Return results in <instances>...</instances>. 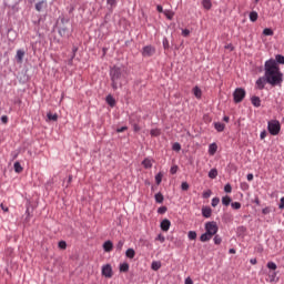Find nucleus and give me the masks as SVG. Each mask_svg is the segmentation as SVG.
<instances>
[{
  "label": "nucleus",
  "mask_w": 284,
  "mask_h": 284,
  "mask_svg": "<svg viewBox=\"0 0 284 284\" xmlns=\"http://www.w3.org/2000/svg\"><path fill=\"white\" fill-rule=\"evenodd\" d=\"M264 77L268 85L273 88L276 85H281L283 83V73L281 72V68L276 60L270 59L264 64Z\"/></svg>",
  "instance_id": "f257e3e1"
},
{
  "label": "nucleus",
  "mask_w": 284,
  "mask_h": 284,
  "mask_svg": "<svg viewBox=\"0 0 284 284\" xmlns=\"http://www.w3.org/2000/svg\"><path fill=\"white\" fill-rule=\"evenodd\" d=\"M111 77V88L113 90H119V88H123V81H125V68L123 67H112L110 70Z\"/></svg>",
  "instance_id": "f03ea898"
},
{
  "label": "nucleus",
  "mask_w": 284,
  "mask_h": 284,
  "mask_svg": "<svg viewBox=\"0 0 284 284\" xmlns=\"http://www.w3.org/2000/svg\"><path fill=\"white\" fill-rule=\"evenodd\" d=\"M219 232V224L215 221L205 223V233L200 236V241L202 243H207V241H212L213 236H216Z\"/></svg>",
  "instance_id": "7ed1b4c3"
},
{
  "label": "nucleus",
  "mask_w": 284,
  "mask_h": 284,
  "mask_svg": "<svg viewBox=\"0 0 284 284\" xmlns=\"http://www.w3.org/2000/svg\"><path fill=\"white\" fill-rule=\"evenodd\" d=\"M267 130L272 136L278 135V132H281V122L278 120L268 121Z\"/></svg>",
  "instance_id": "20e7f679"
},
{
  "label": "nucleus",
  "mask_w": 284,
  "mask_h": 284,
  "mask_svg": "<svg viewBox=\"0 0 284 284\" xmlns=\"http://www.w3.org/2000/svg\"><path fill=\"white\" fill-rule=\"evenodd\" d=\"M101 274L102 276H104V278H112L114 276V271L112 270V265L111 264L102 265Z\"/></svg>",
  "instance_id": "39448f33"
},
{
  "label": "nucleus",
  "mask_w": 284,
  "mask_h": 284,
  "mask_svg": "<svg viewBox=\"0 0 284 284\" xmlns=\"http://www.w3.org/2000/svg\"><path fill=\"white\" fill-rule=\"evenodd\" d=\"M233 99L235 103H241L245 99V91L244 89H236L233 93Z\"/></svg>",
  "instance_id": "423d86ee"
},
{
  "label": "nucleus",
  "mask_w": 284,
  "mask_h": 284,
  "mask_svg": "<svg viewBox=\"0 0 284 284\" xmlns=\"http://www.w3.org/2000/svg\"><path fill=\"white\" fill-rule=\"evenodd\" d=\"M156 54V48L152 45H145L142 48V57H154Z\"/></svg>",
  "instance_id": "0eeeda50"
},
{
  "label": "nucleus",
  "mask_w": 284,
  "mask_h": 284,
  "mask_svg": "<svg viewBox=\"0 0 284 284\" xmlns=\"http://www.w3.org/2000/svg\"><path fill=\"white\" fill-rule=\"evenodd\" d=\"M266 83H267V78L263 75L256 80L255 87L257 88V90H264Z\"/></svg>",
  "instance_id": "6e6552de"
},
{
  "label": "nucleus",
  "mask_w": 284,
  "mask_h": 284,
  "mask_svg": "<svg viewBox=\"0 0 284 284\" xmlns=\"http://www.w3.org/2000/svg\"><path fill=\"white\" fill-rule=\"evenodd\" d=\"M171 225H172V222H170V220H168V219L163 220L160 224L161 231L169 232Z\"/></svg>",
  "instance_id": "1a4fd4ad"
},
{
  "label": "nucleus",
  "mask_w": 284,
  "mask_h": 284,
  "mask_svg": "<svg viewBox=\"0 0 284 284\" xmlns=\"http://www.w3.org/2000/svg\"><path fill=\"white\" fill-rule=\"evenodd\" d=\"M23 57H26V51L19 49L16 54V61L17 63H23Z\"/></svg>",
  "instance_id": "9d476101"
},
{
  "label": "nucleus",
  "mask_w": 284,
  "mask_h": 284,
  "mask_svg": "<svg viewBox=\"0 0 284 284\" xmlns=\"http://www.w3.org/2000/svg\"><path fill=\"white\" fill-rule=\"evenodd\" d=\"M202 215L204 216V219H210V216H212V209L210 206H203Z\"/></svg>",
  "instance_id": "9b49d317"
},
{
  "label": "nucleus",
  "mask_w": 284,
  "mask_h": 284,
  "mask_svg": "<svg viewBox=\"0 0 284 284\" xmlns=\"http://www.w3.org/2000/svg\"><path fill=\"white\" fill-rule=\"evenodd\" d=\"M105 101L108 105H110V108H114V105H116V100L114 99V97H112V94L106 95Z\"/></svg>",
  "instance_id": "f8f14e48"
},
{
  "label": "nucleus",
  "mask_w": 284,
  "mask_h": 284,
  "mask_svg": "<svg viewBox=\"0 0 284 284\" xmlns=\"http://www.w3.org/2000/svg\"><path fill=\"white\" fill-rule=\"evenodd\" d=\"M251 102H252V105H254V108H261V98L253 95L251 98Z\"/></svg>",
  "instance_id": "ddd939ff"
},
{
  "label": "nucleus",
  "mask_w": 284,
  "mask_h": 284,
  "mask_svg": "<svg viewBox=\"0 0 284 284\" xmlns=\"http://www.w3.org/2000/svg\"><path fill=\"white\" fill-rule=\"evenodd\" d=\"M113 247H114V245L112 244V241H106L103 244L104 252H112Z\"/></svg>",
  "instance_id": "4468645a"
},
{
  "label": "nucleus",
  "mask_w": 284,
  "mask_h": 284,
  "mask_svg": "<svg viewBox=\"0 0 284 284\" xmlns=\"http://www.w3.org/2000/svg\"><path fill=\"white\" fill-rule=\"evenodd\" d=\"M130 123L133 128V132H141V126L134 121L133 118L130 119Z\"/></svg>",
  "instance_id": "2eb2a0df"
},
{
  "label": "nucleus",
  "mask_w": 284,
  "mask_h": 284,
  "mask_svg": "<svg viewBox=\"0 0 284 284\" xmlns=\"http://www.w3.org/2000/svg\"><path fill=\"white\" fill-rule=\"evenodd\" d=\"M216 150H219V146L216 145V143L210 144V146H209V154L214 156V154H216Z\"/></svg>",
  "instance_id": "dca6fc26"
},
{
  "label": "nucleus",
  "mask_w": 284,
  "mask_h": 284,
  "mask_svg": "<svg viewBox=\"0 0 284 284\" xmlns=\"http://www.w3.org/2000/svg\"><path fill=\"white\" fill-rule=\"evenodd\" d=\"M193 94H194L195 99H201V97H203V91H201V88L195 87L193 89Z\"/></svg>",
  "instance_id": "f3484780"
},
{
  "label": "nucleus",
  "mask_w": 284,
  "mask_h": 284,
  "mask_svg": "<svg viewBox=\"0 0 284 284\" xmlns=\"http://www.w3.org/2000/svg\"><path fill=\"white\" fill-rule=\"evenodd\" d=\"M125 256L126 258H134V256H136V252L134 251V248H128L125 252Z\"/></svg>",
  "instance_id": "a211bd4d"
},
{
  "label": "nucleus",
  "mask_w": 284,
  "mask_h": 284,
  "mask_svg": "<svg viewBox=\"0 0 284 284\" xmlns=\"http://www.w3.org/2000/svg\"><path fill=\"white\" fill-rule=\"evenodd\" d=\"M151 270H153L154 272H159V270H161V262L153 261L151 264Z\"/></svg>",
  "instance_id": "6ab92c4d"
},
{
  "label": "nucleus",
  "mask_w": 284,
  "mask_h": 284,
  "mask_svg": "<svg viewBox=\"0 0 284 284\" xmlns=\"http://www.w3.org/2000/svg\"><path fill=\"white\" fill-rule=\"evenodd\" d=\"M202 6L204 10H211L212 9V1L211 0H202Z\"/></svg>",
  "instance_id": "aec40b11"
},
{
  "label": "nucleus",
  "mask_w": 284,
  "mask_h": 284,
  "mask_svg": "<svg viewBox=\"0 0 284 284\" xmlns=\"http://www.w3.org/2000/svg\"><path fill=\"white\" fill-rule=\"evenodd\" d=\"M166 19H169V21H172L174 19V11L172 10H164V13H163Z\"/></svg>",
  "instance_id": "412c9836"
},
{
  "label": "nucleus",
  "mask_w": 284,
  "mask_h": 284,
  "mask_svg": "<svg viewBox=\"0 0 284 284\" xmlns=\"http://www.w3.org/2000/svg\"><path fill=\"white\" fill-rule=\"evenodd\" d=\"M13 168H14V172H17V174H21V172H23V166H21V163H19V162H14Z\"/></svg>",
  "instance_id": "4be33fe9"
},
{
  "label": "nucleus",
  "mask_w": 284,
  "mask_h": 284,
  "mask_svg": "<svg viewBox=\"0 0 284 284\" xmlns=\"http://www.w3.org/2000/svg\"><path fill=\"white\" fill-rule=\"evenodd\" d=\"M230 203H232V197H230V195H225L222 197V205H225L227 207Z\"/></svg>",
  "instance_id": "5701e85b"
},
{
  "label": "nucleus",
  "mask_w": 284,
  "mask_h": 284,
  "mask_svg": "<svg viewBox=\"0 0 284 284\" xmlns=\"http://www.w3.org/2000/svg\"><path fill=\"white\" fill-rule=\"evenodd\" d=\"M214 128H215L216 131L223 132V130H225V124H223L221 122H215Z\"/></svg>",
  "instance_id": "b1692460"
},
{
  "label": "nucleus",
  "mask_w": 284,
  "mask_h": 284,
  "mask_svg": "<svg viewBox=\"0 0 284 284\" xmlns=\"http://www.w3.org/2000/svg\"><path fill=\"white\" fill-rule=\"evenodd\" d=\"M45 6H47L45 1H40V2H38V3L36 4V10H37L38 12H41V10H43V9L45 8Z\"/></svg>",
  "instance_id": "393cba45"
},
{
  "label": "nucleus",
  "mask_w": 284,
  "mask_h": 284,
  "mask_svg": "<svg viewBox=\"0 0 284 284\" xmlns=\"http://www.w3.org/2000/svg\"><path fill=\"white\" fill-rule=\"evenodd\" d=\"M142 165L145 168V170H150V168H152V160L144 159Z\"/></svg>",
  "instance_id": "a878e982"
},
{
  "label": "nucleus",
  "mask_w": 284,
  "mask_h": 284,
  "mask_svg": "<svg viewBox=\"0 0 284 284\" xmlns=\"http://www.w3.org/2000/svg\"><path fill=\"white\" fill-rule=\"evenodd\" d=\"M257 20H258V13L256 11H252L250 13V21H252L254 23Z\"/></svg>",
  "instance_id": "bb28decb"
},
{
  "label": "nucleus",
  "mask_w": 284,
  "mask_h": 284,
  "mask_svg": "<svg viewBox=\"0 0 284 284\" xmlns=\"http://www.w3.org/2000/svg\"><path fill=\"white\" fill-rule=\"evenodd\" d=\"M216 176H219V171L216 169H212L209 172V179H216Z\"/></svg>",
  "instance_id": "cd10ccee"
},
{
  "label": "nucleus",
  "mask_w": 284,
  "mask_h": 284,
  "mask_svg": "<svg viewBox=\"0 0 284 284\" xmlns=\"http://www.w3.org/2000/svg\"><path fill=\"white\" fill-rule=\"evenodd\" d=\"M263 34H264V37H273L274 31L270 28H266V29L263 30Z\"/></svg>",
  "instance_id": "c85d7f7f"
},
{
  "label": "nucleus",
  "mask_w": 284,
  "mask_h": 284,
  "mask_svg": "<svg viewBox=\"0 0 284 284\" xmlns=\"http://www.w3.org/2000/svg\"><path fill=\"white\" fill-rule=\"evenodd\" d=\"M130 271V264L123 263L120 265V272H129Z\"/></svg>",
  "instance_id": "c756f323"
},
{
  "label": "nucleus",
  "mask_w": 284,
  "mask_h": 284,
  "mask_svg": "<svg viewBox=\"0 0 284 284\" xmlns=\"http://www.w3.org/2000/svg\"><path fill=\"white\" fill-rule=\"evenodd\" d=\"M275 62L284 65V55H281V54L275 55Z\"/></svg>",
  "instance_id": "7c9ffc66"
},
{
  "label": "nucleus",
  "mask_w": 284,
  "mask_h": 284,
  "mask_svg": "<svg viewBox=\"0 0 284 284\" xmlns=\"http://www.w3.org/2000/svg\"><path fill=\"white\" fill-rule=\"evenodd\" d=\"M270 283H276V272H272L268 274Z\"/></svg>",
  "instance_id": "2f4dec72"
},
{
  "label": "nucleus",
  "mask_w": 284,
  "mask_h": 284,
  "mask_svg": "<svg viewBox=\"0 0 284 284\" xmlns=\"http://www.w3.org/2000/svg\"><path fill=\"white\" fill-rule=\"evenodd\" d=\"M161 181H163V174L162 173H158L155 175V183H156V185H161Z\"/></svg>",
  "instance_id": "473e14b6"
},
{
  "label": "nucleus",
  "mask_w": 284,
  "mask_h": 284,
  "mask_svg": "<svg viewBox=\"0 0 284 284\" xmlns=\"http://www.w3.org/2000/svg\"><path fill=\"white\" fill-rule=\"evenodd\" d=\"M150 134H151V136H161V130L152 129Z\"/></svg>",
  "instance_id": "72a5a7b5"
},
{
  "label": "nucleus",
  "mask_w": 284,
  "mask_h": 284,
  "mask_svg": "<svg viewBox=\"0 0 284 284\" xmlns=\"http://www.w3.org/2000/svg\"><path fill=\"white\" fill-rule=\"evenodd\" d=\"M155 201L158 203H163V201H164L163 194L162 193H156L155 194Z\"/></svg>",
  "instance_id": "f704fd0d"
},
{
  "label": "nucleus",
  "mask_w": 284,
  "mask_h": 284,
  "mask_svg": "<svg viewBox=\"0 0 284 284\" xmlns=\"http://www.w3.org/2000/svg\"><path fill=\"white\" fill-rule=\"evenodd\" d=\"M190 241H196V232L195 231H190L187 234Z\"/></svg>",
  "instance_id": "c9c22d12"
},
{
  "label": "nucleus",
  "mask_w": 284,
  "mask_h": 284,
  "mask_svg": "<svg viewBox=\"0 0 284 284\" xmlns=\"http://www.w3.org/2000/svg\"><path fill=\"white\" fill-rule=\"evenodd\" d=\"M219 203H221V199L213 197L212 202H211V205H212V207H216L219 205Z\"/></svg>",
  "instance_id": "e433bc0d"
},
{
  "label": "nucleus",
  "mask_w": 284,
  "mask_h": 284,
  "mask_svg": "<svg viewBox=\"0 0 284 284\" xmlns=\"http://www.w3.org/2000/svg\"><path fill=\"white\" fill-rule=\"evenodd\" d=\"M203 199H210L212 196V190H206L202 194Z\"/></svg>",
  "instance_id": "4c0bfd02"
},
{
  "label": "nucleus",
  "mask_w": 284,
  "mask_h": 284,
  "mask_svg": "<svg viewBox=\"0 0 284 284\" xmlns=\"http://www.w3.org/2000/svg\"><path fill=\"white\" fill-rule=\"evenodd\" d=\"M47 116L49 121H57L59 119V115L52 113H48Z\"/></svg>",
  "instance_id": "58836bf2"
},
{
  "label": "nucleus",
  "mask_w": 284,
  "mask_h": 284,
  "mask_svg": "<svg viewBox=\"0 0 284 284\" xmlns=\"http://www.w3.org/2000/svg\"><path fill=\"white\" fill-rule=\"evenodd\" d=\"M231 207L233 210H241V203L240 202H232Z\"/></svg>",
  "instance_id": "ea45409f"
},
{
  "label": "nucleus",
  "mask_w": 284,
  "mask_h": 284,
  "mask_svg": "<svg viewBox=\"0 0 284 284\" xmlns=\"http://www.w3.org/2000/svg\"><path fill=\"white\" fill-rule=\"evenodd\" d=\"M58 247L60 250H65L68 247V243H65V241H60Z\"/></svg>",
  "instance_id": "a19ab883"
},
{
  "label": "nucleus",
  "mask_w": 284,
  "mask_h": 284,
  "mask_svg": "<svg viewBox=\"0 0 284 284\" xmlns=\"http://www.w3.org/2000/svg\"><path fill=\"white\" fill-rule=\"evenodd\" d=\"M213 241H214L215 245H221V243H223V240L219 235H215Z\"/></svg>",
  "instance_id": "79ce46f5"
},
{
  "label": "nucleus",
  "mask_w": 284,
  "mask_h": 284,
  "mask_svg": "<svg viewBox=\"0 0 284 284\" xmlns=\"http://www.w3.org/2000/svg\"><path fill=\"white\" fill-rule=\"evenodd\" d=\"M181 190H183V192H187V190H190V184H187V182H183L181 184Z\"/></svg>",
  "instance_id": "37998d69"
},
{
  "label": "nucleus",
  "mask_w": 284,
  "mask_h": 284,
  "mask_svg": "<svg viewBox=\"0 0 284 284\" xmlns=\"http://www.w3.org/2000/svg\"><path fill=\"white\" fill-rule=\"evenodd\" d=\"M266 267H268V270L275 271L277 266H276V263H274V262H268L267 265H266Z\"/></svg>",
  "instance_id": "c03bdc74"
},
{
  "label": "nucleus",
  "mask_w": 284,
  "mask_h": 284,
  "mask_svg": "<svg viewBox=\"0 0 284 284\" xmlns=\"http://www.w3.org/2000/svg\"><path fill=\"white\" fill-rule=\"evenodd\" d=\"M59 34H60L61 37H68V29H65V28L60 29V30H59Z\"/></svg>",
  "instance_id": "a18cd8bd"
},
{
  "label": "nucleus",
  "mask_w": 284,
  "mask_h": 284,
  "mask_svg": "<svg viewBox=\"0 0 284 284\" xmlns=\"http://www.w3.org/2000/svg\"><path fill=\"white\" fill-rule=\"evenodd\" d=\"M224 192H226V194H232V185L231 184H226L224 186Z\"/></svg>",
  "instance_id": "49530a36"
},
{
  "label": "nucleus",
  "mask_w": 284,
  "mask_h": 284,
  "mask_svg": "<svg viewBox=\"0 0 284 284\" xmlns=\"http://www.w3.org/2000/svg\"><path fill=\"white\" fill-rule=\"evenodd\" d=\"M168 212V207L166 206H161L158 209V214H165Z\"/></svg>",
  "instance_id": "de8ad7c7"
},
{
  "label": "nucleus",
  "mask_w": 284,
  "mask_h": 284,
  "mask_svg": "<svg viewBox=\"0 0 284 284\" xmlns=\"http://www.w3.org/2000/svg\"><path fill=\"white\" fill-rule=\"evenodd\" d=\"M155 241H160V243H165V236H163V234H159Z\"/></svg>",
  "instance_id": "09e8293b"
},
{
  "label": "nucleus",
  "mask_w": 284,
  "mask_h": 284,
  "mask_svg": "<svg viewBox=\"0 0 284 284\" xmlns=\"http://www.w3.org/2000/svg\"><path fill=\"white\" fill-rule=\"evenodd\" d=\"M123 245H125V242L119 241L118 244H116V250L122 251L123 250Z\"/></svg>",
  "instance_id": "8fccbe9b"
},
{
  "label": "nucleus",
  "mask_w": 284,
  "mask_h": 284,
  "mask_svg": "<svg viewBox=\"0 0 284 284\" xmlns=\"http://www.w3.org/2000/svg\"><path fill=\"white\" fill-rule=\"evenodd\" d=\"M173 150H174L175 152H180V151H181V144H180V143H174V144H173Z\"/></svg>",
  "instance_id": "3c124183"
},
{
  "label": "nucleus",
  "mask_w": 284,
  "mask_h": 284,
  "mask_svg": "<svg viewBox=\"0 0 284 284\" xmlns=\"http://www.w3.org/2000/svg\"><path fill=\"white\" fill-rule=\"evenodd\" d=\"M108 4L111 6V8H114L116 6V0H106Z\"/></svg>",
  "instance_id": "603ef678"
},
{
  "label": "nucleus",
  "mask_w": 284,
  "mask_h": 284,
  "mask_svg": "<svg viewBox=\"0 0 284 284\" xmlns=\"http://www.w3.org/2000/svg\"><path fill=\"white\" fill-rule=\"evenodd\" d=\"M182 36L190 37V30L189 29H183L182 30Z\"/></svg>",
  "instance_id": "864d4df0"
},
{
  "label": "nucleus",
  "mask_w": 284,
  "mask_h": 284,
  "mask_svg": "<svg viewBox=\"0 0 284 284\" xmlns=\"http://www.w3.org/2000/svg\"><path fill=\"white\" fill-rule=\"evenodd\" d=\"M1 121L6 125L8 123V115H2Z\"/></svg>",
  "instance_id": "5fc2aeb1"
},
{
  "label": "nucleus",
  "mask_w": 284,
  "mask_h": 284,
  "mask_svg": "<svg viewBox=\"0 0 284 284\" xmlns=\"http://www.w3.org/2000/svg\"><path fill=\"white\" fill-rule=\"evenodd\" d=\"M224 48L225 50H230L231 52L234 51V45L232 44H226Z\"/></svg>",
  "instance_id": "6e6d98bb"
},
{
  "label": "nucleus",
  "mask_w": 284,
  "mask_h": 284,
  "mask_svg": "<svg viewBox=\"0 0 284 284\" xmlns=\"http://www.w3.org/2000/svg\"><path fill=\"white\" fill-rule=\"evenodd\" d=\"M280 210H284V197L280 200Z\"/></svg>",
  "instance_id": "4d7b16f0"
},
{
  "label": "nucleus",
  "mask_w": 284,
  "mask_h": 284,
  "mask_svg": "<svg viewBox=\"0 0 284 284\" xmlns=\"http://www.w3.org/2000/svg\"><path fill=\"white\" fill-rule=\"evenodd\" d=\"M156 10H158V12H165V10H163V7L161 6V4H158L156 6Z\"/></svg>",
  "instance_id": "13d9d810"
},
{
  "label": "nucleus",
  "mask_w": 284,
  "mask_h": 284,
  "mask_svg": "<svg viewBox=\"0 0 284 284\" xmlns=\"http://www.w3.org/2000/svg\"><path fill=\"white\" fill-rule=\"evenodd\" d=\"M246 179H247V181H254V174L248 173Z\"/></svg>",
  "instance_id": "bf43d9fd"
},
{
  "label": "nucleus",
  "mask_w": 284,
  "mask_h": 284,
  "mask_svg": "<svg viewBox=\"0 0 284 284\" xmlns=\"http://www.w3.org/2000/svg\"><path fill=\"white\" fill-rule=\"evenodd\" d=\"M1 210H3V212H9L8 206L3 205V203L0 204Z\"/></svg>",
  "instance_id": "052dcab7"
},
{
  "label": "nucleus",
  "mask_w": 284,
  "mask_h": 284,
  "mask_svg": "<svg viewBox=\"0 0 284 284\" xmlns=\"http://www.w3.org/2000/svg\"><path fill=\"white\" fill-rule=\"evenodd\" d=\"M125 130H128V126H122L118 129L116 132L121 133V132H125Z\"/></svg>",
  "instance_id": "680f3d73"
},
{
  "label": "nucleus",
  "mask_w": 284,
  "mask_h": 284,
  "mask_svg": "<svg viewBox=\"0 0 284 284\" xmlns=\"http://www.w3.org/2000/svg\"><path fill=\"white\" fill-rule=\"evenodd\" d=\"M176 170H179L178 166H172L171 168V174H176Z\"/></svg>",
  "instance_id": "e2e57ef3"
},
{
  "label": "nucleus",
  "mask_w": 284,
  "mask_h": 284,
  "mask_svg": "<svg viewBox=\"0 0 284 284\" xmlns=\"http://www.w3.org/2000/svg\"><path fill=\"white\" fill-rule=\"evenodd\" d=\"M265 136H267V132L266 131H263L261 134H260V139H265Z\"/></svg>",
  "instance_id": "0e129e2a"
},
{
  "label": "nucleus",
  "mask_w": 284,
  "mask_h": 284,
  "mask_svg": "<svg viewBox=\"0 0 284 284\" xmlns=\"http://www.w3.org/2000/svg\"><path fill=\"white\" fill-rule=\"evenodd\" d=\"M163 45H164V49L168 50V48H170V43L168 42V40H164L163 41Z\"/></svg>",
  "instance_id": "69168bd1"
},
{
  "label": "nucleus",
  "mask_w": 284,
  "mask_h": 284,
  "mask_svg": "<svg viewBox=\"0 0 284 284\" xmlns=\"http://www.w3.org/2000/svg\"><path fill=\"white\" fill-rule=\"evenodd\" d=\"M185 284H194V282L190 277H186L185 278Z\"/></svg>",
  "instance_id": "338daca9"
},
{
  "label": "nucleus",
  "mask_w": 284,
  "mask_h": 284,
  "mask_svg": "<svg viewBox=\"0 0 284 284\" xmlns=\"http://www.w3.org/2000/svg\"><path fill=\"white\" fill-rule=\"evenodd\" d=\"M250 263H251V265H256L257 261H256V258H251Z\"/></svg>",
  "instance_id": "774afa93"
}]
</instances>
